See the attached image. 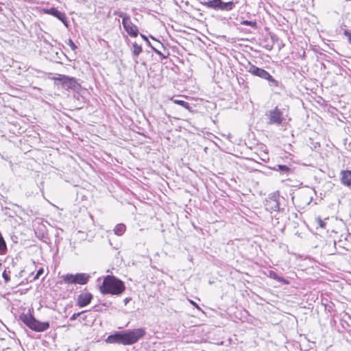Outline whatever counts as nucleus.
I'll list each match as a JSON object with an SVG mask.
<instances>
[{"label": "nucleus", "mask_w": 351, "mask_h": 351, "mask_svg": "<svg viewBox=\"0 0 351 351\" xmlns=\"http://www.w3.org/2000/svg\"><path fill=\"white\" fill-rule=\"evenodd\" d=\"M145 335L143 328H136L117 332L108 337L106 342L110 343H120L123 345H132L136 343Z\"/></svg>", "instance_id": "f257e3e1"}, {"label": "nucleus", "mask_w": 351, "mask_h": 351, "mask_svg": "<svg viewBox=\"0 0 351 351\" xmlns=\"http://www.w3.org/2000/svg\"><path fill=\"white\" fill-rule=\"evenodd\" d=\"M319 226H320L321 227H324V223L321 219H319Z\"/></svg>", "instance_id": "bb28decb"}, {"label": "nucleus", "mask_w": 351, "mask_h": 351, "mask_svg": "<svg viewBox=\"0 0 351 351\" xmlns=\"http://www.w3.org/2000/svg\"><path fill=\"white\" fill-rule=\"evenodd\" d=\"M126 230V226L123 223H119L114 228V233L117 236H122Z\"/></svg>", "instance_id": "4468645a"}, {"label": "nucleus", "mask_w": 351, "mask_h": 351, "mask_svg": "<svg viewBox=\"0 0 351 351\" xmlns=\"http://www.w3.org/2000/svg\"><path fill=\"white\" fill-rule=\"evenodd\" d=\"M42 12L45 14L52 15L57 19H58L60 21L63 22V23L66 25V21L65 18V14L63 12H61L58 11L55 8H43L42 10Z\"/></svg>", "instance_id": "9d476101"}, {"label": "nucleus", "mask_w": 351, "mask_h": 351, "mask_svg": "<svg viewBox=\"0 0 351 351\" xmlns=\"http://www.w3.org/2000/svg\"><path fill=\"white\" fill-rule=\"evenodd\" d=\"M276 169L285 172V173H289L291 171L289 167H288L287 166L284 165H277V168Z\"/></svg>", "instance_id": "aec40b11"}, {"label": "nucleus", "mask_w": 351, "mask_h": 351, "mask_svg": "<svg viewBox=\"0 0 351 351\" xmlns=\"http://www.w3.org/2000/svg\"><path fill=\"white\" fill-rule=\"evenodd\" d=\"M234 7V3L232 1L223 2L219 5L218 10L229 11L232 10Z\"/></svg>", "instance_id": "2eb2a0df"}, {"label": "nucleus", "mask_w": 351, "mask_h": 351, "mask_svg": "<svg viewBox=\"0 0 351 351\" xmlns=\"http://www.w3.org/2000/svg\"><path fill=\"white\" fill-rule=\"evenodd\" d=\"M125 290L123 282L112 276L104 278L99 291L102 294L119 295Z\"/></svg>", "instance_id": "f03ea898"}, {"label": "nucleus", "mask_w": 351, "mask_h": 351, "mask_svg": "<svg viewBox=\"0 0 351 351\" xmlns=\"http://www.w3.org/2000/svg\"><path fill=\"white\" fill-rule=\"evenodd\" d=\"M20 319L31 330L36 332H44L49 328L48 322H41L36 319L31 313H23Z\"/></svg>", "instance_id": "7ed1b4c3"}, {"label": "nucleus", "mask_w": 351, "mask_h": 351, "mask_svg": "<svg viewBox=\"0 0 351 351\" xmlns=\"http://www.w3.org/2000/svg\"><path fill=\"white\" fill-rule=\"evenodd\" d=\"M202 4L206 5V7L209 8H213V9H218L219 8V5H217V3L215 1V0H211V1H204V2H201Z\"/></svg>", "instance_id": "a211bd4d"}, {"label": "nucleus", "mask_w": 351, "mask_h": 351, "mask_svg": "<svg viewBox=\"0 0 351 351\" xmlns=\"http://www.w3.org/2000/svg\"><path fill=\"white\" fill-rule=\"evenodd\" d=\"M279 195L278 193L271 194L266 199L265 209L269 212L278 211L280 209Z\"/></svg>", "instance_id": "6e6552de"}, {"label": "nucleus", "mask_w": 351, "mask_h": 351, "mask_svg": "<svg viewBox=\"0 0 351 351\" xmlns=\"http://www.w3.org/2000/svg\"><path fill=\"white\" fill-rule=\"evenodd\" d=\"M114 14L122 18L123 27L130 36L136 37L138 36V29L137 26L132 23L128 14L119 11L114 12Z\"/></svg>", "instance_id": "39448f33"}, {"label": "nucleus", "mask_w": 351, "mask_h": 351, "mask_svg": "<svg viewBox=\"0 0 351 351\" xmlns=\"http://www.w3.org/2000/svg\"><path fill=\"white\" fill-rule=\"evenodd\" d=\"M141 37L145 40L147 41V38L143 34H141Z\"/></svg>", "instance_id": "c756f323"}, {"label": "nucleus", "mask_w": 351, "mask_h": 351, "mask_svg": "<svg viewBox=\"0 0 351 351\" xmlns=\"http://www.w3.org/2000/svg\"><path fill=\"white\" fill-rule=\"evenodd\" d=\"M93 299V295L88 292L80 293L77 300V305L80 307H84L89 304Z\"/></svg>", "instance_id": "9b49d317"}, {"label": "nucleus", "mask_w": 351, "mask_h": 351, "mask_svg": "<svg viewBox=\"0 0 351 351\" xmlns=\"http://www.w3.org/2000/svg\"><path fill=\"white\" fill-rule=\"evenodd\" d=\"M343 34L348 37V39L351 44V32H350L348 29H345L343 32Z\"/></svg>", "instance_id": "4be33fe9"}, {"label": "nucleus", "mask_w": 351, "mask_h": 351, "mask_svg": "<svg viewBox=\"0 0 351 351\" xmlns=\"http://www.w3.org/2000/svg\"><path fill=\"white\" fill-rule=\"evenodd\" d=\"M177 106L180 107L179 109L177 108V112L183 110L185 113H191L192 111L193 107L184 100L177 99Z\"/></svg>", "instance_id": "ddd939ff"}, {"label": "nucleus", "mask_w": 351, "mask_h": 351, "mask_svg": "<svg viewBox=\"0 0 351 351\" xmlns=\"http://www.w3.org/2000/svg\"><path fill=\"white\" fill-rule=\"evenodd\" d=\"M43 274V269L41 268V269H40L37 271V273H36V276H34V280L35 279H38Z\"/></svg>", "instance_id": "b1692460"}, {"label": "nucleus", "mask_w": 351, "mask_h": 351, "mask_svg": "<svg viewBox=\"0 0 351 351\" xmlns=\"http://www.w3.org/2000/svg\"><path fill=\"white\" fill-rule=\"evenodd\" d=\"M128 301V298H125V304H127Z\"/></svg>", "instance_id": "7c9ffc66"}, {"label": "nucleus", "mask_w": 351, "mask_h": 351, "mask_svg": "<svg viewBox=\"0 0 351 351\" xmlns=\"http://www.w3.org/2000/svg\"><path fill=\"white\" fill-rule=\"evenodd\" d=\"M242 24L253 26V25H254L256 24V23L255 22H252V21H243L242 22Z\"/></svg>", "instance_id": "a878e982"}, {"label": "nucleus", "mask_w": 351, "mask_h": 351, "mask_svg": "<svg viewBox=\"0 0 351 351\" xmlns=\"http://www.w3.org/2000/svg\"><path fill=\"white\" fill-rule=\"evenodd\" d=\"M67 45L71 48V49L73 51H74L77 49V46L75 45V43L71 39H69L68 40Z\"/></svg>", "instance_id": "412c9836"}, {"label": "nucleus", "mask_w": 351, "mask_h": 351, "mask_svg": "<svg viewBox=\"0 0 351 351\" xmlns=\"http://www.w3.org/2000/svg\"><path fill=\"white\" fill-rule=\"evenodd\" d=\"M2 276H3V278L5 280V282H8L10 280V276L8 274H6L5 271H3Z\"/></svg>", "instance_id": "393cba45"}, {"label": "nucleus", "mask_w": 351, "mask_h": 351, "mask_svg": "<svg viewBox=\"0 0 351 351\" xmlns=\"http://www.w3.org/2000/svg\"><path fill=\"white\" fill-rule=\"evenodd\" d=\"M341 183L347 186H351V171L342 170L340 172Z\"/></svg>", "instance_id": "f8f14e48"}, {"label": "nucleus", "mask_w": 351, "mask_h": 351, "mask_svg": "<svg viewBox=\"0 0 351 351\" xmlns=\"http://www.w3.org/2000/svg\"><path fill=\"white\" fill-rule=\"evenodd\" d=\"M247 72L253 75L258 76L262 79L266 80L269 82V85L272 87H278L279 82L276 80L267 71L263 69L258 68L255 65L248 62L245 66Z\"/></svg>", "instance_id": "20e7f679"}, {"label": "nucleus", "mask_w": 351, "mask_h": 351, "mask_svg": "<svg viewBox=\"0 0 351 351\" xmlns=\"http://www.w3.org/2000/svg\"><path fill=\"white\" fill-rule=\"evenodd\" d=\"M269 276L271 278L275 279V280H278V282H282L284 284L287 285L289 283V282L287 280L284 279L282 277L278 276V275L274 271H269Z\"/></svg>", "instance_id": "dca6fc26"}, {"label": "nucleus", "mask_w": 351, "mask_h": 351, "mask_svg": "<svg viewBox=\"0 0 351 351\" xmlns=\"http://www.w3.org/2000/svg\"><path fill=\"white\" fill-rule=\"evenodd\" d=\"M266 116L268 118V123L274 125H280L282 122V112L278 108L276 107L274 109L268 111L266 113Z\"/></svg>", "instance_id": "0eeeda50"}, {"label": "nucleus", "mask_w": 351, "mask_h": 351, "mask_svg": "<svg viewBox=\"0 0 351 351\" xmlns=\"http://www.w3.org/2000/svg\"><path fill=\"white\" fill-rule=\"evenodd\" d=\"M7 247L5 242L2 237L1 235H0V254H4L6 252Z\"/></svg>", "instance_id": "6ab92c4d"}, {"label": "nucleus", "mask_w": 351, "mask_h": 351, "mask_svg": "<svg viewBox=\"0 0 351 351\" xmlns=\"http://www.w3.org/2000/svg\"><path fill=\"white\" fill-rule=\"evenodd\" d=\"M56 80L60 81L62 85L69 89L77 90L80 86V84L74 77L60 75Z\"/></svg>", "instance_id": "1a4fd4ad"}, {"label": "nucleus", "mask_w": 351, "mask_h": 351, "mask_svg": "<svg viewBox=\"0 0 351 351\" xmlns=\"http://www.w3.org/2000/svg\"><path fill=\"white\" fill-rule=\"evenodd\" d=\"M82 313H83V312L74 313L71 315V317H70V319L71 321H73V320L76 319Z\"/></svg>", "instance_id": "5701e85b"}, {"label": "nucleus", "mask_w": 351, "mask_h": 351, "mask_svg": "<svg viewBox=\"0 0 351 351\" xmlns=\"http://www.w3.org/2000/svg\"><path fill=\"white\" fill-rule=\"evenodd\" d=\"M142 52V47L141 45H138L136 42H134L132 45V53L135 57H138L139 54Z\"/></svg>", "instance_id": "f3484780"}, {"label": "nucleus", "mask_w": 351, "mask_h": 351, "mask_svg": "<svg viewBox=\"0 0 351 351\" xmlns=\"http://www.w3.org/2000/svg\"><path fill=\"white\" fill-rule=\"evenodd\" d=\"M215 1L217 3L218 5H219L222 3L221 0H215Z\"/></svg>", "instance_id": "c85d7f7f"}, {"label": "nucleus", "mask_w": 351, "mask_h": 351, "mask_svg": "<svg viewBox=\"0 0 351 351\" xmlns=\"http://www.w3.org/2000/svg\"><path fill=\"white\" fill-rule=\"evenodd\" d=\"M90 278V275L84 273H77L76 274H67L63 275L62 278L66 284L86 285Z\"/></svg>", "instance_id": "423d86ee"}, {"label": "nucleus", "mask_w": 351, "mask_h": 351, "mask_svg": "<svg viewBox=\"0 0 351 351\" xmlns=\"http://www.w3.org/2000/svg\"><path fill=\"white\" fill-rule=\"evenodd\" d=\"M191 303L193 304L194 306H195L199 310H200V308L197 306V304L196 303H195L193 301H191Z\"/></svg>", "instance_id": "cd10ccee"}]
</instances>
